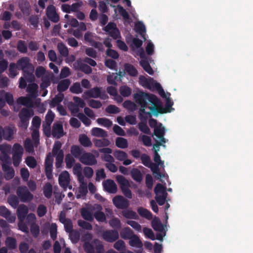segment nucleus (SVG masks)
<instances>
[{
    "label": "nucleus",
    "instance_id": "nucleus-1",
    "mask_svg": "<svg viewBox=\"0 0 253 253\" xmlns=\"http://www.w3.org/2000/svg\"><path fill=\"white\" fill-rule=\"evenodd\" d=\"M133 97L135 102L140 106L139 118L141 122L138 123V128L141 132L150 134V129L147 125L148 118H151L152 114L157 115L158 113L163 114L166 112L162 107L159 108L160 100L154 94L139 91L134 94Z\"/></svg>",
    "mask_w": 253,
    "mask_h": 253
},
{
    "label": "nucleus",
    "instance_id": "nucleus-2",
    "mask_svg": "<svg viewBox=\"0 0 253 253\" xmlns=\"http://www.w3.org/2000/svg\"><path fill=\"white\" fill-rule=\"evenodd\" d=\"M92 237L90 233H86L83 237L85 241L83 248L86 253H105V250L102 243L97 239H94L91 242Z\"/></svg>",
    "mask_w": 253,
    "mask_h": 253
},
{
    "label": "nucleus",
    "instance_id": "nucleus-3",
    "mask_svg": "<svg viewBox=\"0 0 253 253\" xmlns=\"http://www.w3.org/2000/svg\"><path fill=\"white\" fill-rule=\"evenodd\" d=\"M18 70H22L24 78L28 82L34 81L35 77L33 74L34 67L33 64L30 63V59L27 57L20 58L16 63Z\"/></svg>",
    "mask_w": 253,
    "mask_h": 253
},
{
    "label": "nucleus",
    "instance_id": "nucleus-4",
    "mask_svg": "<svg viewBox=\"0 0 253 253\" xmlns=\"http://www.w3.org/2000/svg\"><path fill=\"white\" fill-rule=\"evenodd\" d=\"M62 144L59 141H55L52 148V154L55 157V167L57 169L62 166L64 159V152L61 149Z\"/></svg>",
    "mask_w": 253,
    "mask_h": 253
},
{
    "label": "nucleus",
    "instance_id": "nucleus-5",
    "mask_svg": "<svg viewBox=\"0 0 253 253\" xmlns=\"http://www.w3.org/2000/svg\"><path fill=\"white\" fill-rule=\"evenodd\" d=\"M16 194L20 201L24 203L30 202L34 198L26 186H19L16 190Z\"/></svg>",
    "mask_w": 253,
    "mask_h": 253
},
{
    "label": "nucleus",
    "instance_id": "nucleus-6",
    "mask_svg": "<svg viewBox=\"0 0 253 253\" xmlns=\"http://www.w3.org/2000/svg\"><path fill=\"white\" fill-rule=\"evenodd\" d=\"M116 180L120 185V188L123 194L127 198H132V193L129 187L130 186L128 181L122 175H117Z\"/></svg>",
    "mask_w": 253,
    "mask_h": 253
},
{
    "label": "nucleus",
    "instance_id": "nucleus-7",
    "mask_svg": "<svg viewBox=\"0 0 253 253\" xmlns=\"http://www.w3.org/2000/svg\"><path fill=\"white\" fill-rule=\"evenodd\" d=\"M84 93L89 97L93 98H100L101 99L105 100L108 98V96L106 91L102 90V87L95 86L88 90H86Z\"/></svg>",
    "mask_w": 253,
    "mask_h": 253
},
{
    "label": "nucleus",
    "instance_id": "nucleus-8",
    "mask_svg": "<svg viewBox=\"0 0 253 253\" xmlns=\"http://www.w3.org/2000/svg\"><path fill=\"white\" fill-rule=\"evenodd\" d=\"M102 238L109 243H113L119 239V234L116 230H105L102 231Z\"/></svg>",
    "mask_w": 253,
    "mask_h": 253
},
{
    "label": "nucleus",
    "instance_id": "nucleus-9",
    "mask_svg": "<svg viewBox=\"0 0 253 253\" xmlns=\"http://www.w3.org/2000/svg\"><path fill=\"white\" fill-rule=\"evenodd\" d=\"M80 161L83 164L87 166H93L97 164L95 157L90 152H85L80 158Z\"/></svg>",
    "mask_w": 253,
    "mask_h": 253
},
{
    "label": "nucleus",
    "instance_id": "nucleus-10",
    "mask_svg": "<svg viewBox=\"0 0 253 253\" xmlns=\"http://www.w3.org/2000/svg\"><path fill=\"white\" fill-rule=\"evenodd\" d=\"M47 18L53 23H57L60 19L59 15L56 12V7L53 5H49L46 9Z\"/></svg>",
    "mask_w": 253,
    "mask_h": 253
},
{
    "label": "nucleus",
    "instance_id": "nucleus-11",
    "mask_svg": "<svg viewBox=\"0 0 253 253\" xmlns=\"http://www.w3.org/2000/svg\"><path fill=\"white\" fill-rule=\"evenodd\" d=\"M115 206L119 209L125 210L129 206V201L122 196H116L113 199Z\"/></svg>",
    "mask_w": 253,
    "mask_h": 253
},
{
    "label": "nucleus",
    "instance_id": "nucleus-12",
    "mask_svg": "<svg viewBox=\"0 0 253 253\" xmlns=\"http://www.w3.org/2000/svg\"><path fill=\"white\" fill-rule=\"evenodd\" d=\"M34 115L33 110H30L27 108H22L19 113V117L22 125L26 127L30 118Z\"/></svg>",
    "mask_w": 253,
    "mask_h": 253
},
{
    "label": "nucleus",
    "instance_id": "nucleus-13",
    "mask_svg": "<svg viewBox=\"0 0 253 253\" xmlns=\"http://www.w3.org/2000/svg\"><path fill=\"white\" fill-rule=\"evenodd\" d=\"M104 190L110 193H116L117 191V186L114 180L107 179L103 182Z\"/></svg>",
    "mask_w": 253,
    "mask_h": 253
},
{
    "label": "nucleus",
    "instance_id": "nucleus-14",
    "mask_svg": "<svg viewBox=\"0 0 253 253\" xmlns=\"http://www.w3.org/2000/svg\"><path fill=\"white\" fill-rule=\"evenodd\" d=\"M52 135L57 139L64 135L63 126L59 123H54L52 126Z\"/></svg>",
    "mask_w": 253,
    "mask_h": 253
},
{
    "label": "nucleus",
    "instance_id": "nucleus-15",
    "mask_svg": "<svg viewBox=\"0 0 253 253\" xmlns=\"http://www.w3.org/2000/svg\"><path fill=\"white\" fill-rule=\"evenodd\" d=\"M59 184L64 189L67 188L70 183L69 173L67 171L62 172L59 176Z\"/></svg>",
    "mask_w": 253,
    "mask_h": 253
},
{
    "label": "nucleus",
    "instance_id": "nucleus-16",
    "mask_svg": "<svg viewBox=\"0 0 253 253\" xmlns=\"http://www.w3.org/2000/svg\"><path fill=\"white\" fill-rule=\"evenodd\" d=\"M28 211V208L26 205L21 204L19 206L17 210V214L19 221L24 222Z\"/></svg>",
    "mask_w": 253,
    "mask_h": 253
},
{
    "label": "nucleus",
    "instance_id": "nucleus-17",
    "mask_svg": "<svg viewBox=\"0 0 253 253\" xmlns=\"http://www.w3.org/2000/svg\"><path fill=\"white\" fill-rule=\"evenodd\" d=\"M0 215L6 218L8 222L12 223L15 221L16 217L11 215L10 211L4 206H0Z\"/></svg>",
    "mask_w": 253,
    "mask_h": 253
},
{
    "label": "nucleus",
    "instance_id": "nucleus-18",
    "mask_svg": "<svg viewBox=\"0 0 253 253\" xmlns=\"http://www.w3.org/2000/svg\"><path fill=\"white\" fill-rule=\"evenodd\" d=\"M2 169L4 172V178L6 180L12 179L15 175L14 169L5 164H2Z\"/></svg>",
    "mask_w": 253,
    "mask_h": 253
},
{
    "label": "nucleus",
    "instance_id": "nucleus-19",
    "mask_svg": "<svg viewBox=\"0 0 253 253\" xmlns=\"http://www.w3.org/2000/svg\"><path fill=\"white\" fill-rule=\"evenodd\" d=\"M95 208L98 210L97 211L94 213L95 218L99 222H104L106 220V216L105 213L101 211L102 209V206L99 204L95 205Z\"/></svg>",
    "mask_w": 253,
    "mask_h": 253
},
{
    "label": "nucleus",
    "instance_id": "nucleus-20",
    "mask_svg": "<svg viewBox=\"0 0 253 253\" xmlns=\"http://www.w3.org/2000/svg\"><path fill=\"white\" fill-rule=\"evenodd\" d=\"M154 133L162 142H166L165 139L164 138L165 127H162V124L161 123L158 126L154 128Z\"/></svg>",
    "mask_w": 253,
    "mask_h": 253
},
{
    "label": "nucleus",
    "instance_id": "nucleus-21",
    "mask_svg": "<svg viewBox=\"0 0 253 253\" xmlns=\"http://www.w3.org/2000/svg\"><path fill=\"white\" fill-rule=\"evenodd\" d=\"M71 84V82L69 79H64L61 80L58 83L57 86V90L59 93H63L62 92L66 91Z\"/></svg>",
    "mask_w": 253,
    "mask_h": 253
},
{
    "label": "nucleus",
    "instance_id": "nucleus-22",
    "mask_svg": "<svg viewBox=\"0 0 253 253\" xmlns=\"http://www.w3.org/2000/svg\"><path fill=\"white\" fill-rule=\"evenodd\" d=\"M93 143L95 147L98 148H102L109 146L111 142L105 137H102V139H93Z\"/></svg>",
    "mask_w": 253,
    "mask_h": 253
},
{
    "label": "nucleus",
    "instance_id": "nucleus-23",
    "mask_svg": "<svg viewBox=\"0 0 253 253\" xmlns=\"http://www.w3.org/2000/svg\"><path fill=\"white\" fill-rule=\"evenodd\" d=\"M134 235L133 231L129 227H124L120 232L121 238L125 240L129 239Z\"/></svg>",
    "mask_w": 253,
    "mask_h": 253
},
{
    "label": "nucleus",
    "instance_id": "nucleus-24",
    "mask_svg": "<svg viewBox=\"0 0 253 253\" xmlns=\"http://www.w3.org/2000/svg\"><path fill=\"white\" fill-rule=\"evenodd\" d=\"M129 240V244L130 246L137 248H141L142 247V242L137 235L134 234Z\"/></svg>",
    "mask_w": 253,
    "mask_h": 253
},
{
    "label": "nucleus",
    "instance_id": "nucleus-25",
    "mask_svg": "<svg viewBox=\"0 0 253 253\" xmlns=\"http://www.w3.org/2000/svg\"><path fill=\"white\" fill-rule=\"evenodd\" d=\"M160 145H161V143L157 141L156 142V144H155L153 146V149L155 150L154 161L156 164H158V165L163 166L164 164V162L161 161V157L158 153L159 149L156 150L155 148V147H159Z\"/></svg>",
    "mask_w": 253,
    "mask_h": 253
},
{
    "label": "nucleus",
    "instance_id": "nucleus-26",
    "mask_svg": "<svg viewBox=\"0 0 253 253\" xmlns=\"http://www.w3.org/2000/svg\"><path fill=\"white\" fill-rule=\"evenodd\" d=\"M79 141L82 146L85 147H91L92 145L90 139L84 134H81L79 136Z\"/></svg>",
    "mask_w": 253,
    "mask_h": 253
},
{
    "label": "nucleus",
    "instance_id": "nucleus-27",
    "mask_svg": "<svg viewBox=\"0 0 253 253\" xmlns=\"http://www.w3.org/2000/svg\"><path fill=\"white\" fill-rule=\"evenodd\" d=\"M84 149L78 145H73L71 147V153L76 158H79L84 153Z\"/></svg>",
    "mask_w": 253,
    "mask_h": 253
},
{
    "label": "nucleus",
    "instance_id": "nucleus-28",
    "mask_svg": "<svg viewBox=\"0 0 253 253\" xmlns=\"http://www.w3.org/2000/svg\"><path fill=\"white\" fill-rule=\"evenodd\" d=\"M5 244L8 249L13 250L17 247V241L13 237H7L5 239Z\"/></svg>",
    "mask_w": 253,
    "mask_h": 253
},
{
    "label": "nucleus",
    "instance_id": "nucleus-29",
    "mask_svg": "<svg viewBox=\"0 0 253 253\" xmlns=\"http://www.w3.org/2000/svg\"><path fill=\"white\" fill-rule=\"evenodd\" d=\"M122 215L127 219H138L139 216L137 213L130 210L125 209L122 211Z\"/></svg>",
    "mask_w": 253,
    "mask_h": 253
},
{
    "label": "nucleus",
    "instance_id": "nucleus-30",
    "mask_svg": "<svg viewBox=\"0 0 253 253\" xmlns=\"http://www.w3.org/2000/svg\"><path fill=\"white\" fill-rule=\"evenodd\" d=\"M91 134L93 136L100 137H106L108 136L107 131L99 127H93L91 130Z\"/></svg>",
    "mask_w": 253,
    "mask_h": 253
},
{
    "label": "nucleus",
    "instance_id": "nucleus-31",
    "mask_svg": "<svg viewBox=\"0 0 253 253\" xmlns=\"http://www.w3.org/2000/svg\"><path fill=\"white\" fill-rule=\"evenodd\" d=\"M140 65L143 69L149 75H153L154 71L151 67L147 59H141L140 61Z\"/></svg>",
    "mask_w": 253,
    "mask_h": 253
},
{
    "label": "nucleus",
    "instance_id": "nucleus-32",
    "mask_svg": "<svg viewBox=\"0 0 253 253\" xmlns=\"http://www.w3.org/2000/svg\"><path fill=\"white\" fill-rule=\"evenodd\" d=\"M13 134V130L9 126H5L3 128L2 138L4 139L10 141L12 139Z\"/></svg>",
    "mask_w": 253,
    "mask_h": 253
},
{
    "label": "nucleus",
    "instance_id": "nucleus-33",
    "mask_svg": "<svg viewBox=\"0 0 253 253\" xmlns=\"http://www.w3.org/2000/svg\"><path fill=\"white\" fill-rule=\"evenodd\" d=\"M137 212L142 217L150 220L152 218V213L147 209L139 207L137 209Z\"/></svg>",
    "mask_w": 253,
    "mask_h": 253
},
{
    "label": "nucleus",
    "instance_id": "nucleus-34",
    "mask_svg": "<svg viewBox=\"0 0 253 253\" xmlns=\"http://www.w3.org/2000/svg\"><path fill=\"white\" fill-rule=\"evenodd\" d=\"M113 156L116 159L119 161H123L128 157V155L126 153L120 150H115L113 152Z\"/></svg>",
    "mask_w": 253,
    "mask_h": 253
},
{
    "label": "nucleus",
    "instance_id": "nucleus-35",
    "mask_svg": "<svg viewBox=\"0 0 253 253\" xmlns=\"http://www.w3.org/2000/svg\"><path fill=\"white\" fill-rule=\"evenodd\" d=\"M125 71L127 74L132 77H135L138 74V72L136 68L131 64L126 63L124 65Z\"/></svg>",
    "mask_w": 253,
    "mask_h": 253
},
{
    "label": "nucleus",
    "instance_id": "nucleus-36",
    "mask_svg": "<svg viewBox=\"0 0 253 253\" xmlns=\"http://www.w3.org/2000/svg\"><path fill=\"white\" fill-rule=\"evenodd\" d=\"M131 176L132 179L137 182H140L142 180V175L140 171L136 169L133 168L130 172Z\"/></svg>",
    "mask_w": 253,
    "mask_h": 253
},
{
    "label": "nucleus",
    "instance_id": "nucleus-37",
    "mask_svg": "<svg viewBox=\"0 0 253 253\" xmlns=\"http://www.w3.org/2000/svg\"><path fill=\"white\" fill-rule=\"evenodd\" d=\"M57 49L62 56L66 57L69 55V50L65 44L61 42L57 44Z\"/></svg>",
    "mask_w": 253,
    "mask_h": 253
},
{
    "label": "nucleus",
    "instance_id": "nucleus-38",
    "mask_svg": "<svg viewBox=\"0 0 253 253\" xmlns=\"http://www.w3.org/2000/svg\"><path fill=\"white\" fill-rule=\"evenodd\" d=\"M64 96L63 93H58L51 101L50 103V106L51 107H55L56 106L59 105V103L62 101Z\"/></svg>",
    "mask_w": 253,
    "mask_h": 253
},
{
    "label": "nucleus",
    "instance_id": "nucleus-39",
    "mask_svg": "<svg viewBox=\"0 0 253 253\" xmlns=\"http://www.w3.org/2000/svg\"><path fill=\"white\" fill-rule=\"evenodd\" d=\"M152 226L154 230L162 232L163 231L164 226L160 219L155 217L152 221Z\"/></svg>",
    "mask_w": 253,
    "mask_h": 253
},
{
    "label": "nucleus",
    "instance_id": "nucleus-40",
    "mask_svg": "<svg viewBox=\"0 0 253 253\" xmlns=\"http://www.w3.org/2000/svg\"><path fill=\"white\" fill-rule=\"evenodd\" d=\"M116 146L120 148L125 149L128 147L127 140L123 137H117L115 141Z\"/></svg>",
    "mask_w": 253,
    "mask_h": 253
},
{
    "label": "nucleus",
    "instance_id": "nucleus-41",
    "mask_svg": "<svg viewBox=\"0 0 253 253\" xmlns=\"http://www.w3.org/2000/svg\"><path fill=\"white\" fill-rule=\"evenodd\" d=\"M87 186L86 183H83L81 184L79 188L78 194L76 195L77 199H80L81 197H85L87 193Z\"/></svg>",
    "mask_w": 253,
    "mask_h": 253
},
{
    "label": "nucleus",
    "instance_id": "nucleus-42",
    "mask_svg": "<svg viewBox=\"0 0 253 253\" xmlns=\"http://www.w3.org/2000/svg\"><path fill=\"white\" fill-rule=\"evenodd\" d=\"M19 103L27 107H32L33 106V102L30 98L26 97H20L18 98Z\"/></svg>",
    "mask_w": 253,
    "mask_h": 253
},
{
    "label": "nucleus",
    "instance_id": "nucleus-43",
    "mask_svg": "<svg viewBox=\"0 0 253 253\" xmlns=\"http://www.w3.org/2000/svg\"><path fill=\"white\" fill-rule=\"evenodd\" d=\"M4 96L5 101H6L9 105H13L14 100L12 94L9 92H5L4 90H0V96Z\"/></svg>",
    "mask_w": 253,
    "mask_h": 253
},
{
    "label": "nucleus",
    "instance_id": "nucleus-44",
    "mask_svg": "<svg viewBox=\"0 0 253 253\" xmlns=\"http://www.w3.org/2000/svg\"><path fill=\"white\" fill-rule=\"evenodd\" d=\"M51 84L49 75H45L42 78V83L40 87L42 89H44L48 87Z\"/></svg>",
    "mask_w": 253,
    "mask_h": 253
},
{
    "label": "nucleus",
    "instance_id": "nucleus-45",
    "mask_svg": "<svg viewBox=\"0 0 253 253\" xmlns=\"http://www.w3.org/2000/svg\"><path fill=\"white\" fill-rule=\"evenodd\" d=\"M159 166L158 164H154L153 165H151L149 167L151 168V170L153 172V174L155 175L156 177H157L158 179H159L161 177H164L165 174H163L159 171Z\"/></svg>",
    "mask_w": 253,
    "mask_h": 253
},
{
    "label": "nucleus",
    "instance_id": "nucleus-46",
    "mask_svg": "<svg viewBox=\"0 0 253 253\" xmlns=\"http://www.w3.org/2000/svg\"><path fill=\"white\" fill-rule=\"evenodd\" d=\"M82 216L85 220L91 221L93 220L92 213L87 209L83 208L81 211Z\"/></svg>",
    "mask_w": 253,
    "mask_h": 253
},
{
    "label": "nucleus",
    "instance_id": "nucleus-47",
    "mask_svg": "<svg viewBox=\"0 0 253 253\" xmlns=\"http://www.w3.org/2000/svg\"><path fill=\"white\" fill-rule=\"evenodd\" d=\"M17 70L18 67L16 64L11 63L9 65V76L11 78H14L18 74Z\"/></svg>",
    "mask_w": 253,
    "mask_h": 253
},
{
    "label": "nucleus",
    "instance_id": "nucleus-48",
    "mask_svg": "<svg viewBox=\"0 0 253 253\" xmlns=\"http://www.w3.org/2000/svg\"><path fill=\"white\" fill-rule=\"evenodd\" d=\"M52 194V186L49 183H46L43 187V194L44 196L49 199Z\"/></svg>",
    "mask_w": 253,
    "mask_h": 253
},
{
    "label": "nucleus",
    "instance_id": "nucleus-49",
    "mask_svg": "<svg viewBox=\"0 0 253 253\" xmlns=\"http://www.w3.org/2000/svg\"><path fill=\"white\" fill-rule=\"evenodd\" d=\"M69 233L70 239L72 242L76 243L79 242L80 238V234L78 231L74 230Z\"/></svg>",
    "mask_w": 253,
    "mask_h": 253
},
{
    "label": "nucleus",
    "instance_id": "nucleus-50",
    "mask_svg": "<svg viewBox=\"0 0 253 253\" xmlns=\"http://www.w3.org/2000/svg\"><path fill=\"white\" fill-rule=\"evenodd\" d=\"M98 124L107 127H110L112 125V122L109 119L105 118H100L97 119Z\"/></svg>",
    "mask_w": 253,
    "mask_h": 253
},
{
    "label": "nucleus",
    "instance_id": "nucleus-51",
    "mask_svg": "<svg viewBox=\"0 0 253 253\" xmlns=\"http://www.w3.org/2000/svg\"><path fill=\"white\" fill-rule=\"evenodd\" d=\"M120 93L123 97H128L131 93V89L126 85H123L120 88Z\"/></svg>",
    "mask_w": 253,
    "mask_h": 253
},
{
    "label": "nucleus",
    "instance_id": "nucleus-52",
    "mask_svg": "<svg viewBox=\"0 0 253 253\" xmlns=\"http://www.w3.org/2000/svg\"><path fill=\"white\" fill-rule=\"evenodd\" d=\"M70 91L75 94H79L83 92V89L81 87L79 83L76 82L73 84L70 88Z\"/></svg>",
    "mask_w": 253,
    "mask_h": 253
},
{
    "label": "nucleus",
    "instance_id": "nucleus-53",
    "mask_svg": "<svg viewBox=\"0 0 253 253\" xmlns=\"http://www.w3.org/2000/svg\"><path fill=\"white\" fill-rule=\"evenodd\" d=\"M26 165L30 168H35L37 165V162L35 158L32 156H28L25 160Z\"/></svg>",
    "mask_w": 253,
    "mask_h": 253
},
{
    "label": "nucleus",
    "instance_id": "nucleus-54",
    "mask_svg": "<svg viewBox=\"0 0 253 253\" xmlns=\"http://www.w3.org/2000/svg\"><path fill=\"white\" fill-rule=\"evenodd\" d=\"M65 161L66 167L68 169H71L75 163V160L73 157L70 154H68L65 156Z\"/></svg>",
    "mask_w": 253,
    "mask_h": 253
},
{
    "label": "nucleus",
    "instance_id": "nucleus-55",
    "mask_svg": "<svg viewBox=\"0 0 253 253\" xmlns=\"http://www.w3.org/2000/svg\"><path fill=\"white\" fill-rule=\"evenodd\" d=\"M18 198L14 195H11L8 198V202L12 207L16 208L19 204Z\"/></svg>",
    "mask_w": 253,
    "mask_h": 253
},
{
    "label": "nucleus",
    "instance_id": "nucleus-56",
    "mask_svg": "<svg viewBox=\"0 0 253 253\" xmlns=\"http://www.w3.org/2000/svg\"><path fill=\"white\" fill-rule=\"evenodd\" d=\"M77 117L82 122V123L86 126H89L91 122L89 119H88L85 115L83 113H79L77 115Z\"/></svg>",
    "mask_w": 253,
    "mask_h": 253
},
{
    "label": "nucleus",
    "instance_id": "nucleus-57",
    "mask_svg": "<svg viewBox=\"0 0 253 253\" xmlns=\"http://www.w3.org/2000/svg\"><path fill=\"white\" fill-rule=\"evenodd\" d=\"M154 192L156 196H158L159 194H162V195H167L166 192V188L160 183L156 185L154 188Z\"/></svg>",
    "mask_w": 253,
    "mask_h": 253
},
{
    "label": "nucleus",
    "instance_id": "nucleus-58",
    "mask_svg": "<svg viewBox=\"0 0 253 253\" xmlns=\"http://www.w3.org/2000/svg\"><path fill=\"white\" fill-rule=\"evenodd\" d=\"M78 224L80 227L85 230H91L92 229V226L90 223L82 219L78 220Z\"/></svg>",
    "mask_w": 253,
    "mask_h": 253
},
{
    "label": "nucleus",
    "instance_id": "nucleus-59",
    "mask_svg": "<svg viewBox=\"0 0 253 253\" xmlns=\"http://www.w3.org/2000/svg\"><path fill=\"white\" fill-rule=\"evenodd\" d=\"M141 160L142 163L147 167H150L151 165H153V163H151L150 158L149 156L145 154H143L141 156Z\"/></svg>",
    "mask_w": 253,
    "mask_h": 253
},
{
    "label": "nucleus",
    "instance_id": "nucleus-60",
    "mask_svg": "<svg viewBox=\"0 0 253 253\" xmlns=\"http://www.w3.org/2000/svg\"><path fill=\"white\" fill-rule=\"evenodd\" d=\"M123 106L126 109L133 111L136 108V104L130 100H126L123 103Z\"/></svg>",
    "mask_w": 253,
    "mask_h": 253
},
{
    "label": "nucleus",
    "instance_id": "nucleus-61",
    "mask_svg": "<svg viewBox=\"0 0 253 253\" xmlns=\"http://www.w3.org/2000/svg\"><path fill=\"white\" fill-rule=\"evenodd\" d=\"M17 48L18 50L21 53H25L27 52V46L24 41H19L17 43Z\"/></svg>",
    "mask_w": 253,
    "mask_h": 253
},
{
    "label": "nucleus",
    "instance_id": "nucleus-62",
    "mask_svg": "<svg viewBox=\"0 0 253 253\" xmlns=\"http://www.w3.org/2000/svg\"><path fill=\"white\" fill-rule=\"evenodd\" d=\"M78 65H79L80 70L85 74H89L91 73L92 69L88 65L83 63H78Z\"/></svg>",
    "mask_w": 253,
    "mask_h": 253
},
{
    "label": "nucleus",
    "instance_id": "nucleus-63",
    "mask_svg": "<svg viewBox=\"0 0 253 253\" xmlns=\"http://www.w3.org/2000/svg\"><path fill=\"white\" fill-rule=\"evenodd\" d=\"M160 84L156 82L153 78H149V81L146 88L150 89H157Z\"/></svg>",
    "mask_w": 253,
    "mask_h": 253
},
{
    "label": "nucleus",
    "instance_id": "nucleus-64",
    "mask_svg": "<svg viewBox=\"0 0 253 253\" xmlns=\"http://www.w3.org/2000/svg\"><path fill=\"white\" fill-rule=\"evenodd\" d=\"M135 29L136 31L139 33L141 35L143 33H145L146 32V28L144 24L140 21H139L135 24Z\"/></svg>",
    "mask_w": 253,
    "mask_h": 253
}]
</instances>
